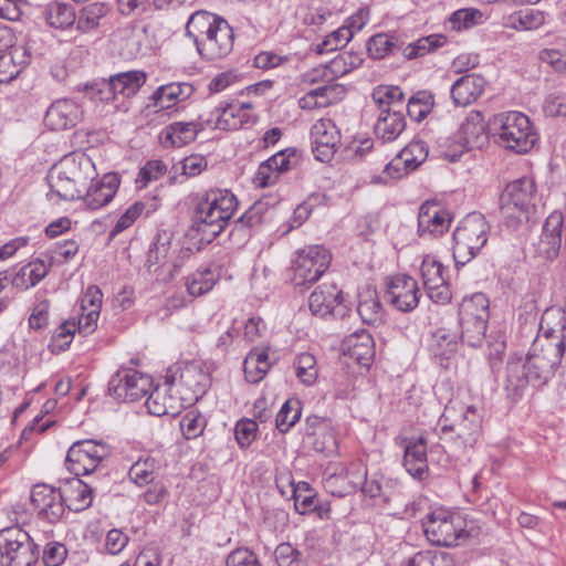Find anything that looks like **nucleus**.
Returning a JSON list of instances; mask_svg holds the SVG:
<instances>
[{"label":"nucleus","instance_id":"f257e3e1","mask_svg":"<svg viewBox=\"0 0 566 566\" xmlns=\"http://www.w3.org/2000/svg\"><path fill=\"white\" fill-rule=\"evenodd\" d=\"M558 335L545 331L538 336L525 358L511 357L506 365L504 389L507 397L517 401L528 386L541 387L555 374L557 368H566V318L562 316Z\"/></svg>","mask_w":566,"mask_h":566},{"label":"nucleus","instance_id":"f03ea898","mask_svg":"<svg viewBox=\"0 0 566 566\" xmlns=\"http://www.w3.org/2000/svg\"><path fill=\"white\" fill-rule=\"evenodd\" d=\"M94 176L96 171L91 158L83 153H72L51 167L46 179L51 195L61 200H75L82 198Z\"/></svg>","mask_w":566,"mask_h":566},{"label":"nucleus","instance_id":"7ed1b4c3","mask_svg":"<svg viewBox=\"0 0 566 566\" xmlns=\"http://www.w3.org/2000/svg\"><path fill=\"white\" fill-rule=\"evenodd\" d=\"M238 208L235 196L226 189H212L198 198L192 230L202 241L211 242L227 227Z\"/></svg>","mask_w":566,"mask_h":566},{"label":"nucleus","instance_id":"20e7f679","mask_svg":"<svg viewBox=\"0 0 566 566\" xmlns=\"http://www.w3.org/2000/svg\"><path fill=\"white\" fill-rule=\"evenodd\" d=\"M536 185L523 177L506 185L500 196V213L509 227L515 228L528 220L536 208Z\"/></svg>","mask_w":566,"mask_h":566},{"label":"nucleus","instance_id":"39448f33","mask_svg":"<svg viewBox=\"0 0 566 566\" xmlns=\"http://www.w3.org/2000/svg\"><path fill=\"white\" fill-rule=\"evenodd\" d=\"M452 406H447L438 426L440 439L450 442L455 450L472 448L482 432V415L475 406H468L454 422H449L453 411Z\"/></svg>","mask_w":566,"mask_h":566},{"label":"nucleus","instance_id":"423d86ee","mask_svg":"<svg viewBox=\"0 0 566 566\" xmlns=\"http://www.w3.org/2000/svg\"><path fill=\"white\" fill-rule=\"evenodd\" d=\"M490 226L480 212L464 217L453 232V259L457 265H465L486 244Z\"/></svg>","mask_w":566,"mask_h":566},{"label":"nucleus","instance_id":"0eeeda50","mask_svg":"<svg viewBox=\"0 0 566 566\" xmlns=\"http://www.w3.org/2000/svg\"><path fill=\"white\" fill-rule=\"evenodd\" d=\"M493 130L502 146L520 154L532 149L537 139L528 117L520 112L496 115Z\"/></svg>","mask_w":566,"mask_h":566},{"label":"nucleus","instance_id":"6e6552de","mask_svg":"<svg viewBox=\"0 0 566 566\" xmlns=\"http://www.w3.org/2000/svg\"><path fill=\"white\" fill-rule=\"evenodd\" d=\"M489 319V298L483 293L467 296L459 305L461 338L471 347L482 345Z\"/></svg>","mask_w":566,"mask_h":566},{"label":"nucleus","instance_id":"1a4fd4ad","mask_svg":"<svg viewBox=\"0 0 566 566\" xmlns=\"http://www.w3.org/2000/svg\"><path fill=\"white\" fill-rule=\"evenodd\" d=\"M465 520L454 512L436 509L427 514L423 530L427 538L438 546H454L470 536Z\"/></svg>","mask_w":566,"mask_h":566},{"label":"nucleus","instance_id":"9d476101","mask_svg":"<svg viewBox=\"0 0 566 566\" xmlns=\"http://www.w3.org/2000/svg\"><path fill=\"white\" fill-rule=\"evenodd\" d=\"M0 554L7 566H32L39 558L38 546L19 526L0 531Z\"/></svg>","mask_w":566,"mask_h":566},{"label":"nucleus","instance_id":"9b49d317","mask_svg":"<svg viewBox=\"0 0 566 566\" xmlns=\"http://www.w3.org/2000/svg\"><path fill=\"white\" fill-rule=\"evenodd\" d=\"M331 261L332 255L323 245H308L298 250L292 265L293 284L308 287L325 273Z\"/></svg>","mask_w":566,"mask_h":566},{"label":"nucleus","instance_id":"f8f14e48","mask_svg":"<svg viewBox=\"0 0 566 566\" xmlns=\"http://www.w3.org/2000/svg\"><path fill=\"white\" fill-rule=\"evenodd\" d=\"M102 292L95 286L91 285L81 298V314L78 321L64 322L55 333L56 338H67L73 336L76 331L83 335L93 333L97 325L99 312L102 307Z\"/></svg>","mask_w":566,"mask_h":566},{"label":"nucleus","instance_id":"ddd939ff","mask_svg":"<svg viewBox=\"0 0 566 566\" xmlns=\"http://www.w3.org/2000/svg\"><path fill=\"white\" fill-rule=\"evenodd\" d=\"M108 454L109 448L104 442L83 440L71 446L65 462L67 470L78 478L93 473Z\"/></svg>","mask_w":566,"mask_h":566},{"label":"nucleus","instance_id":"4468645a","mask_svg":"<svg viewBox=\"0 0 566 566\" xmlns=\"http://www.w3.org/2000/svg\"><path fill=\"white\" fill-rule=\"evenodd\" d=\"M366 475V468L361 463H350L349 467L333 463L326 468L323 483L327 492L342 497L359 489Z\"/></svg>","mask_w":566,"mask_h":566},{"label":"nucleus","instance_id":"2eb2a0df","mask_svg":"<svg viewBox=\"0 0 566 566\" xmlns=\"http://www.w3.org/2000/svg\"><path fill=\"white\" fill-rule=\"evenodd\" d=\"M151 388V378L132 368H122L108 382L109 394L122 401H135L145 397Z\"/></svg>","mask_w":566,"mask_h":566},{"label":"nucleus","instance_id":"dca6fc26","mask_svg":"<svg viewBox=\"0 0 566 566\" xmlns=\"http://www.w3.org/2000/svg\"><path fill=\"white\" fill-rule=\"evenodd\" d=\"M146 82V73L143 71H128L115 74L109 77L107 83L103 84V88L99 91L105 96L101 97L103 101H113L116 103L122 96L124 99H128L137 94L140 87ZM117 109L123 112L128 111L127 102L123 101L120 104H115Z\"/></svg>","mask_w":566,"mask_h":566},{"label":"nucleus","instance_id":"f3484780","mask_svg":"<svg viewBox=\"0 0 566 566\" xmlns=\"http://www.w3.org/2000/svg\"><path fill=\"white\" fill-rule=\"evenodd\" d=\"M306 437L312 449L325 457L338 453V440L332 421L318 416L306 418Z\"/></svg>","mask_w":566,"mask_h":566},{"label":"nucleus","instance_id":"a211bd4d","mask_svg":"<svg viewBox=\"0 0 566 566\" xmlns=\"http://www.w3.org/2000/svg\"><path fill=\"white\" fill-rule=\"evenodd\" d=\"M312 151L322 163L329 161L339 145L340 134L329 118L318 119L311 128Z\"/></svg>","mask_w":566,"mask_h":566},{"label":"nucleus","instance_id":"6ab92c4d","mask_svg":"<svg viewBox=\"0 0 566 566\" xmlns=\"http://www.w3.org/2000/svg\"><path fill=\"white\" fill-rule=\"evenodd\" d=\"M308 306L314 315L321 317H343L346 314L342 291L334 283L318 285L310 295Z\"/></svg>","mask_w":566,"mask_h":566},{"label":"nucleus","instance_id":"aec40b11","mask_svg":"<svg viewBox=\"0 0 566 566\" xmlns=\"http://www.w3.org/2000/svg\"><path fill=\"white\" fill-rule=\"evenodd\" d=\"M388 302L400 312H411L419 303L417 281L406 274L392 276L387 284Z\"/></svg>","mask_w":566,"mask_h":566},{"label":"nucleus","instance_id":"412c9836","mask_svg":"<svg viewBox=\"0 0 566 566\" xmlns=\"http://www.w3.org/2000/svg\"><path fill=\"white\" fill-rule=\"evenodd\" d=\"M201 40L198 53L206 60L213 61L228 55L233 48V31L230 24L222 18L214 28Z\"/></svg>","mask_w":566,"mask_h":566},{"label":"nucleus","instance_id":"4be33fe9","mask_svg":"<svg viewBox=\"0 0 566 566\" xmlns=\"http://www.w3.org/2000/svg\"><path fill=\"white\" fill-rule=\"evenodd\" d=\"M31 502L39 515L50 523L57 522L65 511L62 491L44 483L32 488Z\"/></svg>","mask_w":566,"mask_h":566},{"label":"nucleus","instance_id":"5701e85b","mask_svg":"<svg viewBox=\"0 0 566 566\" xmlns=\"http://www.w3.org/2000/svg\"><path fill=\"white\" fill-rule=\"evenodd\" d=\"M451 217L438 201L428 200L420 206L418 213V233L420 237H438L450 227Z\"/></svg>","mask_w":566,"mask_h":566},{"label":"nucleus","instance_id":"b1692460","mask_svg":"<svg viewBox=\"0 0 566 566\" xmlns=\"http://www.w3.org/2000/svg\"><path fill=\"white\" fill-rule=\"evenodd\" d=\"M176 387L175 380L166 381L164 386L156 387L146 400L149 413L161 416H177L185 407V398L174 392Z\"/></svg>","mask_w":566,"mask_h":566},{"label":"nucleus","instance_id":"393cba45","mask_svg":"<svg viewBox=\"0 0 566 566\" xmlns=\"http://www.w3.org/2000/svg\"><path fill=\"white\" fill-rule=\"evenodd\" d=\"M120 184V178L116 172H109L96 180L95 177L87 184L82 200L87 208L97 210L106 206L115 196Z\"/></svg>","mask_w":566,"mask_h":566},{"label":"nucleus","instance_id":"a878e982","mask_svg":"<svg viewBox=\"0 0 566 566\" xmlns=\"http://www.w3.org/2000/svg\"><path fill=\"white\" fill-rule=\"evenodd\" d=\"M81 106L69 98L54 101L48 108L44 123L52 130H64L74 127L82 119Z\"/></svg>","mask_w":566,"mask_h":566},{"label":"nucleus","instance_id":"bb28decb","mask_svg":"<svg viewBox=\"0 0 566 566\" xmlns=\"http://www.w3.org/2000/svg\"><path fill=\"white\" fill-rule=\"evenodd\" d=\"M458 138L467 150L482 149L489 144L490 135L484 116L479 111H471L462 122Z\"/></svg>","mask_w":566,"mask_h":566},{"label":"nucleus","instance_id":"cd10ccee","mask_svg":"<svg viewBox=\"0 0 566 566\" xmlns=\"http://www.w3.org/2000/svg\"><path fill=\"white\" fill-rule=\"evenodd\" d=\"M564 216L553 211L545 220L538 243V252L548 260L557 258L562 248Z\"/></svg>","mask_w":566,"mask_h":566},{"label":"nucleus","instance_id":"c85d7f7f","mask_svg":"<svg viewBox=\"0 0 566 566\" xmlns=\"http://www.w3.org/2000/svg\"><path fill=\"white\" fill-rule=\"evenodd\" d=\"M344 353L360 366L368 367L375 358V342L369 332L361 329L347 336L343 343Z\"/></svg>","mask_w":566,"mask_h":566},{"label":"nucleus","instance_id":"c756f323","mask_svg":"<svg viewBox=\"0 0 566 566\" xmlns=\"http://www.w3.org/2000/svg\"><path fill=\"white\" fill-rule=\"evenodd\" d=\"M250 109L251 105L249 103L220 104L216 107L217 119L214 127L221 130L240 129L244 124L251 122Z\"/></svg>","mask_w":566,"mask_h":566},{"label":"nucleus","instance_id":"7c9ffc66","mask_svg":"<svg viewBox=\"0 0 566 566\" xmlns=\"http://www.w3.org/2000/svg\"><path fill=\"white\" fill-rule=\"evenodd\" d=\"M485 87V80L479 74H465L458 78L451 86V97L459 106H467L475 102Z\"/></svg>","mask_w":566,"mask_h":566},{"label":"nucleus","instance_id":"2f4dec72","mask_svg":"<svg viewBox=\"0 0 566 566\" xmlns=\"http://www.w3.org/2000/svg\"><path fill=\"white\" fill-rule=\"evenodd\" d=\"M403 467L407 472L418 480H423L428 474L427 439L419 437L409 440L405 446Z\"/></svg>","mask_w":566,"mask_h":566},{"label":"nucleus","instance_id":"473e14b6","mask_svg":"<svg viewBox=\"0 0 566 566\" xmlns=\"http://www.w3.org/2000/svg\"><path fill=\"white\" fill-rule=\"evenodd\" d=\"M203 127L196 122H176L166 126L159 139L165 147H181L193 142Z\"/></svg>","mask_w":566,"mask_h":566},{"label":"nucleus","instance_id":"72a5a7b5","mask_svg":"<svg viewBox=\"0 0 566 566\" xmlns=\"http://www.w3.org/2000/svg\"><path fill=\"white\" fill-rule=\"evenodd\" d=\"M64 507L74 512H81L88 509L93 502L92 488L80 480L73 478L67 481L65 488L62 490Z\"/></svg>","mask_w":566,"mask_h":566},{"label":"nucleus","instance_id":"f704fd0d","mask_svg":"<svg viewBox=\"0 0 566 566\" xmlns=\"http://www.w3.org/2000/svg\"><path fill=\"white\" fill-rule=\"evenodd\" d=\"M375 133L384 142L395 140L405 129L406 122L400 109H379Z\"/></svg>","mask_w":566,"mask_h":566},{"label":"nucleus","instance_id":"c9c22d12","mask_svg":"<svg viewBox=\"0 0 566 566\" xmlns=\"http://www.w3.org/2000/svg\"><path fill=\"white\" fill-rule=\"evenodd\" d=\"M210 385L209 374L200 364L191 363L180 369L179 386L185 387L193 394V399L203 395ZM188 400H192L189 398Z\"/></svg>","mask_w":566,"mask_h":566},{"label":"nucleus","instance_id":"e433bc0d","mask_svg":"<svg viewBox=\"0 0 566 566\" xmlns=\"http://www.w3.org/2000/svg\"><path fill=\"white\" fill-rule=\"evenodd\" d=\"M357 313L366 324L376 325L381 323L382 306L379 302L376 289L366 286L359 291Z\"/></svg>","mask_w":566,"mask_h":566},{"label":"nucleus","instance_id":"4c0bfd02","mask_svg":"<svg viewBox=\"0 0 566 566\" xmlns=\"http://www.w3.org/2000/svg\"><path fill=\"white\" fill-rule=\"evenodd\" d=\"M192 93L193 87L189 83H170L160 86L153 94V98L158 109H167L174 104L187 99Z\"/></svg>","mask_w":566,"mask_h":566},{"label":"nucleus","instance_id":"58836bf2","mask_svg":"<svg viewBox=\"0 0 566 566\" xmlns=\"http://www.w3.org/2000/svg\"><path fill=\"white\" fill-rule=\"evenodd\" d=\"M222 18L218 17L208 11H197L191 14L186 24V34L191 38L197 46V50L201 46V40H203Z\"/></svg>","mask_w":566,"mask_h":566},{"label":"nucleus","instance_id":"ea45409f","mask_svg":"<svg viewBox=\"0 0 566 566\" xmlns=\"http://www.w3.org/2000/svg\"><path fill=\"white\" fill-rule=\"evenodd\" d=\"M220 276L218 268L199 269L187 276V291L191 296H201L213 289Z\"/></svg>","mask_w":566,"mask_h":566},{"label":"nucleus","instance_id":"a19ab883","mask_svg":"<svg viewBox=\"0 0 566 566\" xmlns=\"http://www.w3.org/2000/svg\"><path fill=\"white\" fill-rule=\"evenodd\" d=\"M43 15L52 28L65 30L76 21V12L72 4L64 2H51L45 6Z\"/></svg>","mask_w":566,"mask_h":566},{"label":"nucleus","instance_id":"79ce46f5","mask_svg":"<svg viewBox=\"0 0 566 566\" xmlns=\"http://www.w3.org/2000/svg\"><path fill=\"white\" fill-rule=\"evenodd\" d=\"M446 42L447 39L443 34H430L406 45L401 43V54L407 60L417 59L443 46Z\"/></svg>","mask_w":566,"mask_h":566},{"label":"nucleus","instance_id":"37998d69","mask_svg":"<svg viewBox=\"0 0 566 566\" xmlns=\"http://www.w3.org/2000/svg\"><path fill=\"white\" fill-rule=\"evenodd\" d=\"M269 355L264 350H251L244 360V375L249 382L256 384L270 369Z\"/></svg>","mask_w":566,"mask_h":566},{"label":"nucleus","instance_id":"c03bdc74","mask_svg":"<svg viewBox=\"0 0 566 566\" xmlns=\"http://www.w3.org/2000/svg\"><path fill=\"white\" fill-rule=\"evenodd\" d=\"M108 7L102 2H93L82 8L76 15V28L81 32H91L99 27V21L105 18Z\"/></svg>","mask_w":566,"mask_h":566},{"label":"nucleus","instance_id":"a18cd8bd","mask_svg":"<svg viewBox=\"0 0 566 566\" xmlns=\"http://www.w3.org/2000/svg\"><path fill=\"white\" fill-rule=\"evenodd\" d=\"M401 43L396 36L379 33L369 39L367 51L374 59H384L401 53Z\"/></svg>","mask_w":566,"mask_h":566},{"label":"nucleus","instance_id":"49530a36","mask_svg":"<svg viewBox=\"0 0 566 566\" xmlns=\"http://www.w3.org/2000/svg\"><path fill=\"white\" fill-rule=\"evenodd\" d=\"M458 349L457 337L446 329H438L432 334L430 350L434 357L442 360H449L455 355Z\"/></svg>","mask_w":566,"mask_h":566},{"label":"nucleus","instance_id":"de8ad7c7","mask_svg":"<svg viewBox=\"0 0 566 566\" xmlns=\"http://www.w3.org/2000/svg\"><path fill=\"white\" fill-rule=\"evenodd\" d=\"M158 468V461L154 458L138 459L130 467L128 476L132 482L139 486L147 485L154 482L155 472Z\"/></svg>","mask_w":566,"mask_h":566},{"label":"nucleus","instance_id":"09e8293b","mask_svg":"<svg viewBox=\"0 0 566 566\" xmlns=\"http://www.w3.org/2000/svg\"><path fill=\"white\" fill-rule=\"evenodd\" d=\"M371 97L379 109H402L403 92L399 86H378L374 90Z\"/></svg>","mask_w":566,"mask_h":566},{"label":"nucleus","instance_id":"8fccbe9b","mask_svg":"<svg viewBox=\"0 0 566 566\" xmlns=\"http://www.w3.org/2000/svg\"><path fill=\"white\" fill-rule=\"evenodd\" d=\"M433 105V95L427 91H419L409 98L407 113L411 119L421 122L431 112Z\"/></svg>","mask_w":566,"mask_h":566},{"label":"nucleus","instance_id":"3c124183","mask_svg":"<svg viewBox=\"0 0 566 566\" xmlns=\"http://www.w3.org/2000/svg\"><path fill=\"white\" fill-rule=\"evenodd\" d=\"M511 27L517 31H530L542 27L545 22L543 11L536 9H524L510 18Z\"/></svg>","mask_w":566,"mask_h":566},{"label":"nucleus","instance_id":"603ef678","mask_svg":"<svg viewBox=\"0 0 566 566\" xmlns=\"http://www.w3.org/2000/svg\"><path fill=\"white\" fill-rule=\"evenodd\" d=\"M363 59L352 52H343L336 55L327 65L326 72L333 77H340L357 69Z\"/></svg>","mask_w":566,"mask_h":566},{"label":"nucleus","instance_id":"864d4df0","mask_svg":"<svg viewBox=\"0 0 566 566\" xmlns=\"http://www.w3.org/2000/svg\"><path fill=\"white\" fill-rule=\"evenodd\" d=\"M301 402L298 399H287L275 418L276 428L281 432H287L301 417Z\"/></svg>","mask_w":566,"mask_h":566},{"label":"nucleus","instance_id":"5fc2aeb1","mask_svg":"<svg viewBox=\"0 0 566 566\" xmlns=\"http://www.w3.org/2000/svg\"><path fill=\"white\" fill-rule=\"evenodd\" d=\"M12 42V40L10 41ZM9 52L2 54L6 62H8L10 69L12 71H17V76L21 73V71L30 63L31 61V52L25 44H12L10 43Z\"/></svg>","mask_w":566,"mask_h":566},{"label":"nucleus","instance_id":"6e6d98bb","mask_svg":"<svg viewBox=\"0 0 566 566\" xmlns=\"http://www.w3.org/2000/svg\"><path fill=\"white\" fill-rule=\"evenodd\" d=\"M207 420L197 410L188 411L180 420V430L188 440L196 439L202 434Z\"/></svg>","mask_w":566,"mask_h":566},{"label":"nucleus","instance_id":"4d7b16f0","mask_svg":"<svg viewBox=\"0 0 566 566\" xmlns=\"http://www.w3.org/2000/svg\"><path fill=\"white\" fill-rule=\"evenodd\" d=\"M167 171V166L161 160H149L138 171L135 179L138 189L146 188L150 182L161 178Z\"/></svg>","mask_w":566,"mask_h":566},{"label":"nucleus","instance_id":"13d9d810","mask_svg":"<svg viewBox=\"0 0 566 566\" xmlns=\"http://www.w3.org/2000/svg\"><path fill=\"white\" fill-rule=\"evenodd\" d=\"M296 376L305 385L315 382L318 376L315 357L310 353H302L295 361Z\"/></svg>","mask_w":566,"mask_h":566},{"label":"nucleus","instance_id":"bf43d9fd","mask_svg":"<svg viewBox=\"0 0 566 566\" xmlns=\"http://www.w3.org/2000/svg\"><path fill=\"white\" fill-rule=\"evenodd\" d=\"M399 154L402 156V159L406 160L407 168L415 170L427 159L428 147L422 140H413Z\"/></svg>","mask_w":566,"mask_h":566},{"label":"nucleus","instance_id":"052dcab7","mask_svg":"<svg viewBox=\"0 0 566 566\" xmlns=\"http://www.w3.org/2000/svg\"><path fill=\"white\" fill-rule=\"evenodd\" d=\"M424 289L446 281L443 277V265L437 260L426 256L420 266Z\"/></svg>","mask_w":566,"mask_h":566},{"label":"nucleus","instance_id":"680f3d73","mask_svg":"<svg viewBox=\"0 0 566 566\" xmlns=\"http://www.w3.org/2000/svg\"><path fill=\"white\" fill-rule=\"evenodd\" d=\"M483 14L479 9L464 8L452 13L450 22L455 30L469 29L482 21Z\"/></svg>","mask_w":566,"mask_h":566},{"label":"nucleus","instance_id":"e2e57ef3","mask_svg":"<svg viewBox=\"0 0 566 566\" xmlns=\"http://www.w3.org/2000/svg\"><path fill=\"white\" fill-rule=\"evenodd\" d=\"M258 424L251 419H241L234 427V437L241 448H248L256 438Z\"/></svg>","mask_w":566,"mask_h":566},{"label":"nucleus","instance_id":"0e129e2a","mask_svg":"<svg viewBox=\"0 0 566 566\" xmlns=\"http://www.w3.org/2000/svg\"><path fill=\"white\" fill-rule=\"evenodd\" d=\"M145 209V205L143 202L133 203L117 220L116 224L109 232V237L115 238L117 234L128 229L142 214Z\"/></svg>","mask_w":566,"mask_h":566},{"label":"nucleus","instance_id":"69168bd1","mask_svg":"<svg viewBox=\"0 0 566 566\" xmlns=\"http://www.w3.org/2000/svg\"><path fill=\"white\" fill-rule=\"evenodd\" d=\"M542 108L548 117L566 118V93L548 94L543 102Z\"/></svg>","mask_w":566,"mask_h":566},{"label":"nucleus","instance_id":"338daca9","mask_svg":"<svg viewBox=\"0 0 566 566\" xmlns=\"http://www.w3.org/2000/svg\"><path fill=\"white\" fill-rule=\"evenodd\" d=\"M279 566H304L301 554L291 544L282 543L275 549Z\"/></svg>","mask_w":566,"mask_h":566},{"label":"nucleus","instance_id":"774afa93","mask_svg":"<svg viewBox=\"0 0 566 566\" xmlns=\"http://www.w3.org/2000/svg\"><path fill=\"white\" fill-rule=\"evenodd\" d=\"M226 566H262L256 555L248 548L232 551L227 559Z\"/></svg>","mask_w":566,"mask_h":566}]
</instances>
